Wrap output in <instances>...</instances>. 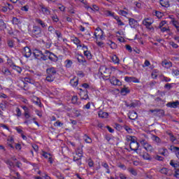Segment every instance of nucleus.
<instances>
[{"instance_id":"7","label":"nucleus","mask_w":179,"mask_h":179,"mask_svg":"<svg viewBox=\"0 0 179 179\" xmlns=\"http://www.w3.org/2000/svg\"><path fill=\"white\" fill-rule=\"evenodd\" d=\"M129 146L130 149L134 152H136V153H138V150H140L138 149L139 148V143H137L136 141L130 142Z\"/></svg>"},{"instance_id":"4","label":"nucleus","mask_w":179,"mask_h":179,"mask_svg":"<svg viewBox=\"0 0 179 179\" xmlns=\"http://www.w3.org/2000/svg\"><path fill=\"white\" fill-rule=\"evenodd\" d=\"M171 166L175 169V176L179 178V162H174L173 160L170 162Z\"/></svg>"},{"instance_id":"41","label":"nucleus","mask_w":179,"mask_h":179,"mask_svg":"<svg viewBox=\"0 0 179 179\" xmlns=\"http://www.w3.org/2000/svg\"><path fill=\"white\" fill-rule=\"evenodd\" d=\"M108 45H110L112 50H115V48H117V44H115V43L113 41H110L109 43H108Z\"/></svg>"},{"instance_id":"3","label":"nucleus","mask_w":179,"mask_h":179,"mask_svg":"<svg viewBox=\"0 0 179 179\" xmlns=\"http://www.w3.org/2000/svg\"><path fill=\"white\" fill-rule=\"evenodd\" d=\"M140 143L142 146H143L144 149L147 150V152H152V150H153V147H152V145L149 144L146 141L141 140Z\"/></svg>"},{"instance_id":"40","label":"nucleus","mask_w":179,"mask_h":179,"mask_svg":"<svg viewBox=\"0 0 179 179\" xmlns=\"http://www.w3.org/2000/svg\"><path fill=\"white\" fill-rule=\"evenodd\" d=\"M171 150H173L176 152V155L179 159V148L178 147H171Z\"/></svg>"},{"instance_id":"17","label":"nucleus","mask_w":179,"mask_h":179,"mask_svg":"<svg viewBox=\"0 0 179 179\" xmlns=\"http://www.w3.org/2000/svg\"><path fill=\"white\" fill-rule=\"evenodd\" d=\"M171 23L174 26L175 29H176L177 33H179V21L173 19L171 21Z\"/></svg>"},{"instance_id":"5","label":"nucleus","mask_w":179,"mask_h":179,"mask_svg":"<svg viewBox=\"0 0 179 179\" xmlns=\"http://www.w3.org/2000/svg\"><path fill=\"white\" fill-rule=\"evenodd\" d=\"M103 30L99 29H96L94 32V36L96 38H99V40H104V35H103Z\"/></svg>"},{"instance_id":"16","label":"nucleus","mask_w":179,"mask_h":179,"mask_svg":"<svg viewBox=\"0 0 179 179\" xmlns=\"http://www.w3.org/2000/svg\"><path fill=\"white\" fill-rule=\"evenodd\" d=\"M46 72L48 75H52V76H55V75L57 73V69H55L54 67H51L47 69Z\"/></svg>"},{"instance_id":"33","label":"nucleus","mask_w":179,"mask_h":179,"mask_svg":"<svg viewBox=\"0 0 179 179\" xmlns=\"http://www.w3.org/2000/svg\"><path fill=\"white\" fill-rule=\"evenodd\" d=\"M120 92L123 96H125V94H128V93H129V90H128L127 87H124L122 88Z\"/></svg>"},{"instance_id":"30","label":"nucleus","mask_w":179,"mask_h":179,"mask_svg":"<svg viewBox=\"0 0 179 179\" xmlns=\"http://www.w3.org/2000/svg\"><path fill=\"white\" fill-rule=\"evenodd\" d=\"M70 83L71 86H78V78H76V77H74L70 80Z\"/></svg>"},{"instance_id":"6","label":"nucleus","mask_w":179,"mask_h":179,"mask_svg":"<svg viewBox=\"0 0 179 179\" xmlns=\"http://www.w3.org/2000/svg\"><path fill=\"white\" fill-rule=\"evenodd\" d=\"M110 82L111 85H113V86H121V85H122V83H121V81L119 79L114 76L110 78Z\"/></svg>"},{"instance_id":"24","label":"nucleus","mask_w":179,"mask_h":179,"mask_svg":"<svg viewBox=\"0 0 179 179\" xmlns=\"http://www.w3.org/2000/svg\"><path fill=\"white\" fill-rule=\"evenodd\" d=\"M162 66H164V68L169 69V68H171L172 64L170 62H167L166 60H164V62H162Z\"/></svg>"},{"instance_id":"11","label":"nucleus","mask_w":179,"mask_h":179,"mask_svg":"<svg viewBox=\"0 0 179 179\" xmlns=\"http://www.w3.org/2000/svg\"><path fill=\"white\" fill-rule=\"evenodd\" d=\"M33 54L36 58H43V57H44V55H43V52H41L38 49L34 50Z\"/></svg>"},{"instance_id":"48","label":"nucleus","mask_w":179,"mask_h":179,"mask_svg":"<svg viewBox=\"0 0 179 179\" xmlns=\"http://www.w3.org/2000/svg\"><path fill=\"white\" fill-rule=\"evenodd\" d=\"M15 113H17L16 115L17 117H22V110H20V108H16Z\"/></svg>"},{"instance_id":"49","label":"nucleus","mask_w":179,"mask_h":179,"mask_svg":"<svg viewBox=\"0 0 179 179\" xmlns=\"http://www.w3.org/2000/svg\"><path fill=\"white\" fill-rule=\"evenodd\" d=\"M55 33L57 38H62V34L61 33V31L56 30V31H55Z\"/></svg>"},{"instance_id":"13","label":"nucleus","mask_w":179,"mask_h":179,"mask_svg":"<svg viewBox=\"0 0 179 179\" xmlns=\"http://www.w3.org/2000/svg\"><path fill=\"white\" fill-rule=\"evenodd\" d=\"M32 32L35 36H41V28L35 26L32 30Z\"/></svg>"},{"instance_id":"18","label":"nucleus","mask_w":179,"mask_h":179,"mask_svg":"<svg viewBox=\"0 0 179 179\" xmlns=\"http://www.w3.org/2000/svg\"><path fill=\"white\" fill-rule=\"evenodd\" d=\"M129 24L131 26V27H135L136 26H138V21H136L134 18H129Z\"/></svg>"},{"instance_id":"27","label":"nucleus","mask_w":179,"mask_h":179,"mask_svg":"<svg viewBox=\"0 0 179 179\" xmlns=\"http://www.w3.org/2000/svg\"><path fill=\"white\" fill-rule=\"evenodd\" d=\"M87 10H96V12H98V10H100V8H99L96 4H94L92 6V8L90 6L87 7Z\"/></svg>"},{"instance_id":"21","label":"nucleus","mask_w":179,"mask_h":179,"mask_svg":"<svg viewBox=\"0 0 179 179\" xmlns=\"http://www.w3.org/2000/svg\"><path fill=\"white\" fill-rule=\"evenodd\" d=\"M129 120H136L138 118V113L135 111H131L129 113Z\"/></svg>"},{"instance_id":"35","label":"nucleus","mask_w":179,"mask_h":179,"mask_svg":"<svg viewBox=\"0 0 179 179\" xmlns=\"http://www.w3.org/2000/svg\"><path fill=\"white\" fill-rule=\"evenodd\" d=\"M64 64H65V66L66 68H71V66H72V64H73V62H72V61L71 59H67L65 61Z\"/></svg>"},{"instance_id":"23","label":"nucleus","mask_w":179,"mask_h":179,"mask_svg":"<svg viewBox=\"0 0 179 179\" xmlns=\"http://www.w3.org/2000/svg\"><path fill=\"white\" fill-rule=\"evenodd\" d=\"M98 115L100 118H107V117H108V113L103 112V110H99L98 112Z\"/></svg>"},{"instance_id":"29","label":"nucleus","mask_w":179,"mask_h":179,"mask_svg":"<svg viewBox=\"0 0 179 179\" xmlns=\"http://www.w3.org/2000/svg\"><path fill=\"white\" fill-rule=\"evenodd\" d=\"M78 62H80V64H83V65H87V63L86 62V59H85V58H83V57H80L77 58Z\"/></svg>"},{"instance_id":"62","label":"nucleus","mask_w":179,"mask_h":179,"mask_svg":"<svg viewBox=\"0 0 179 179\" xmlns=\"http://www.w3.org/2000/svg\"><path fill=\"white\" fill-rule=\"evenodd\" d=\"M160 173H162V174H167V173H168L167 169H166V168H162V169L160 170Z\"/></svg>"},{"instance_id":"44","label":"nucleus","mask_w":179,"mask_h":179,"mask_svg":"<svg viewBox=\"0 0 179 179\" xmlns=\"http://www.w3.org/2000/svg\"><path fill=\"white\" fill-rule=\"evenodd\" d=\"M115 20H117V24L119 26H124V22H122V21H121V20H120V17L119 16L116 15V17H115Z\"/></svg>"},{"instance_id":"10","label":"nucleus","mask_w":179,"mask_h":179,"mask_svg":"<svg viewBox=\"0 0 179 179\" xmlns=\"http://www.w3.org/2000/svg\"><path fill=\"white\" fill-rule=\"evenodd\" d=\"M124 80L126 82H128L129 83H131V82H134V83H139V80H138L135 77L126 76V77H124Z\"/></svg>"},{"instance_id":"46","label":"nucleus","mask_w":179,"mask_h":179,"mask_svg":"<svg viewBox=\"0 0 179 179\" xmlns=\"http://www.w3.org/2000/svg\"><path fill=\"white\" fill-rule=\"evenodd\" d=\"M71 101L73 103V104H79V101H78V96H73Z\"/></svg>"},{"instance_id":"1","label":"nucleus","mask_w":179,"mask_h":179,"mask_svg":"<svg viewBox=\"0 0 179 179\" xmlns=\"http://www.w3.org/2000/svg\"><path fill=\"white\" fill-rule=\"evenodd\" d=\"M82 157H83V150L82 148H78L76 150V153L73 154V162H78V166H81L82 162H80V160Z\"/></svg>"},{"instance_id":"8","label":"nucleus","mask_w":179,"mask_h":179,"mask_svg":"<svg viewBox=\"0 0 179 179\" xmlns=\"http://www.w3.org/2000/svg\"><path fill=\"white\" fill-rule=\"evenodd\" d=\"M137 155H140L145 160H152L150 155L148 152H142V150H137Z\"/></svg>"},{"instance_id":"2","label":"nucleus","mask_w":179,"mask_h":179,"mask_svg":"<svg viewBox=\"0 0 179 179\" xmlns=\"http://www.w3.org/2000/svg\"><path fill=\"white\" fill-rule=\"evenodd\" d=\"M99 73L103 78H109L111 75V69L107 68L106 66H101L99 68Z\"/></svg>"},{"instance_id":"25","label":"nucleus","mask_w":179,"mask_h":179,"mask_svg":"<svg viewBox=\"0 0 179 179\" xmlns=\"http://www.w3.org/2000/svg\"><path fill=\"white\" fill-rule=\"evenodd\" d=\"M71 41H73L76 45H78V47H82V45H80V41L77 37L73 38Z\"/></svg>"},{"instance_id":"9","label":"nucleus","mask_w":179,"mask_h":179,"mask_svg":"<svg viewBox=\"0 0 179 179\" xmlns=\"http://www.w3.org/2000/svg\"><path fill=\"white\" fill-rule=\"evenodd\" d=\"M40 8L43 15H50L51 13V11L50 10V9L45 7V6H44L43 4H41Z\"/></svg>"},{"instance_id":"20","label":"nucleus","mask_w":179,"mask_h":179,"mask_svg":"<svg viewBox=\"0 0 179 179\" xmlns=\"http://www.w3.org/2000/svg\"><path fill=\"white\" fill-rule=\"evenodd\" d=\"M80 96L82 100H87V99H89V95H87V91H82L80 92Z\"/></svg>"},{"instance_id":"12","label":"nucleus","mask_w":179,"mask_h":179,"mask_svg":"<svg viewBox=\"0 0 179 179\" xmlns=\"http://www.w3.org/2000/svg\"><path fill=\"white\" fill-rule=\"evenodd\" d=\"M152 23L153 20H152L150 18H145L143 21V24H144V26H146V27H150V26H152Z\"/></svg>"},{"instance_id":"15","label":"nucleus","mask_w":179,"mask_h":179,"mask_svg":"<svg viewBox=\"0 0 179 179\" xmlns=\"http://www.w3.org/2000/svg\"><path fill=\"white\" fill-rule=\"evenodd\" d=\"M167 107H170L171 108H177L179 106V101H176L175 102H169L167 103Z\"/></svg>"},{"instance_id":"45","label":"nucleus","mask_w":179,"mask_h":179,"mask_svg":"<svg viewBox=\"0 0 179 179\" xmlns=\"http://www.w3.org/2000/svg\"><path fill=\"white\" fill-rule=\"evenodd\" d=\"M8 143H10V148H12V143H13L15 142V141L13 140V137L12 136H8V139H7Z\"/></svg>"},{"instance_id":"36","label":"nucleus","mask_w":179,"mask_h":179,"mask_svg":"<svg viewBox=\"0 0 179 179\" xmlns=\"http://www.w3.org/2000/svg\"><path fill=\"white\" fill-rule=\"evenodd\" d=\"M45 54L46 57H48L49 59H51L52 61V57H54V55L51 52L45 50Z\"/></svg>"},{"instance_id":"56","label":"nucleus","mask_w":179,"mask_h":179,"mask_svg":"<svg viewBox=\"0 0 179 179\" xmlns=\"http://www.w3.org/2000/svg\"><path fill=\"white\" fill-rule=\"evenodd\" d=\"M24 115L26 120H29V118H31V115H30V113L29 112H24Z\"/></svg>"},{"instance_id":"22","label":"nucleus","mask_w":179,"mask_h":179,"mask_svg":"<svg viewBox=\"0 0 179 179\" xmlns=\"http://www.w3.org/2000/svg\"><path fill=\"white\" fill-rule=\"evenodd\" d=\"M101 166L102 167H103V169H106L107 174H110V173H111V171H110V166H108V164H107V162H101Z\"/></svg>"},{"instance_id":"42","label":"nucleus","mask_w":179,"mask_h":179,"mask_svg":"<svg viewBox=\"0 0 179 179\" xmlns=\"http://www.w3.org/2000/svg\"><path fill=\"white\" fill-rule=\"evenodd\" d=\"M84 55L87 58V59H92V53L89 50L85 51Z\"/></svg>"},{"instance_id":"51","label":"nucleus","mask_w":179,"mask_h":179,"mask_svg":"<svg viewBox=\"0 0 179 179\" xmlns=\"http://www.w3.org/2000/svg\"><path fill=\"white\" fill-rule=\"evenodd\" d=\"M154 157V159H155V160H158L159 162H162V161H163V157H162V156H160V155H155V156H154L153 157Z\"/></svg>"},{"instance_id":"31","label":"nucleus","mask_w":179,"mask_h":179,"mask_svg":"<svg viewBox=\"0 0 179 179\" xmlns=\"http://www.w3.org/2000/svg\"><path fill=\"white\" fill-rule=\"evenodd\" d=\"M10 66H11V68H13V69H14L15 71H17V72H18V73H22V68H20L15 64H13Z\"/></svg>"},{"instance_id":"37","label":"nucleus","mask_w":179,"mask_h":179,"mask_svg":"<svg viewBox=\"0 0 179 179\" xmlns=\"http://www.w3.org/2000/svg\"><path fill=\"white\" fill-rule=\"evenodd\" d=\"M6 29V24L3 22V20H0V30H3Z\"/></svg>"},{"instance_id":"43","label":"nucleus","mask_w":179,"mask_h":179,"mask_svg":"<svg viewBox=\"0 0 179 179\" xmlns=\"http://www.w3.org/2000/svg\"><path fill=\"white\" fill-rule=\"evenodd\" d=\"M141 105V102H139V101H136L135 102H133L130 104V107H138V106Z\"/></svg>"},{"instance_id":"54","label":"nucleus","mask_w":179,"mask_h":179,"mask_svg":"<svg viewBox=\"0 0 179 179\" xmlns=\"http://www.w3.org/2000/svg\"><path fill=\"white\" fill-rule=\"evenodd\" d=\"M2 73L4 74V75H9L10 73V72L9 71V70L6 68H4L2 69Z\"/></svg>"},{"instance_id":"47","label":"nucleus","mask_w":179,"mask_h":179,"mask_svg":"<svg viewBox=\"0 0 179 179\" xmlns=\"http://www.w3.org/2000/svg\"><path fill=\"white\" fill-rule=\"evenodd\" d=\"M119 15H121L122 16L126 17L127 15H128V12L124 10H120L118 11Z\"/></svg>"},{"instance_id":"50","label":"nucleus","mask_w":179,"mask_h":179,"mask_svg":"<svg viewBox=\"0 0 179 179\" xmlns=\"http://www.w3.org/2000/svg\"><path fill=\"white\" fill-rule=\"evenodd\" d=\"M124 129H125V131H127V132H128V134H132V129H131V127H128V126H124Z\"/></svg>"},{"instance_id":"53","label":"nucleus","mask_w":179,"mask_h":179,"mask_svg":"<svg viewBox=\"0 0 179 179\" xmlns=\"http://www.w3.org/2000/svg\"><path fill=\"white\" fill-rule=\"evenodd\" d=\"M161 155H162V156H166L167 157V156H169V150H167V149H164L163 152H161Z\"/></svg>"},{"instance_id":"60","label":"nucleus","mask_w":179,"mask_h":179,"mask_svg":"<svg viewBox=\"0 0 179 179\" xmlns=\"http://www.w3.org/2000/svg\"><path fill=\"white\" fill-rule=\"evenodd\" d=\"M21 10H23L24 12H28L29 11V6H24L21 8Z\"/></svg>"},{"instance_id":"19","label":"nucleus","mask_w":179,"mask_h":179,"mask_svg":"<svg viewBox=\"0 0 179 179\" xmlns=\"http://www.w3.org/2000/svg\"><path fill=\"white\" fill-rule=\"evenodd\" d=\"M105 16H110L111 17H113V19H115L117 17V15L113 11L106 10L103 12Z\"/></svg>"},{"instance_id":"58","label":"nucleus","mask_w":179,"mask_h":179,"mask_svg":"<svg viewBox=\"0 0 179 179\" xmlns=\"http://www.w3.org/2000/svg\"><path fill=\"white\" fill-rule=\"evenodd\" d=\"M54 125H55V127H62V125H64V124L59 121H57V122H55Z\"/></svg>"},{"instance_id":"52","label":"nucleus","mask_w":179,"mask_h":179,"mask_svg":"<svg viewBox=\"0 0 179 179\" xmlns=\"http://www.w3.org/2000/svg\"><path fill=\"white\" fill-rule=\"evenodd\" d=\"M128 171H129V173H131V174H133V176H136V171L135 169H134L133 168H129L128 169Z\"/></svg>"},{"instance_id":"61","label":"nucleus","mask_w":179,"mask_h":179,"mask_svg":"<svg viewBox=\"0 0 179 179\" xmlns=\"http://www.w3.org/2000/svg\"><path fill=\"white\" fill-rule=\"evenodd\" d=\"M150 66V62L148 60H145L144 62V64L143 65V68H145V66Z\"/></svg>"},{"instance_id":"59","label":"nucleus","mask_w":179,"mask_h":179,"mask_svg":"<svg viewBox=\"0 0 179 179\" xmlns=\"http://www.w3.org/2000/svg\"><path fill=\"white\" fill-rule=\"evenodd\" d=\"M169 135L171 142H174V141H176V137H174V135H173L171 133H169Z\"/></svg>"},{"instance_id":"26","label":"nucleus","mask_w":179,"mask_h":179,"mask_svg":"<svg viewBox=\"0 0 179 179\" xmlns=\"http://www.w3.org/2000/svg\"><path fill=\"white\" fill-rule=\"evenodd\" d=\"M152 141H154V142H156V143H157L158 145H160V143H162V139H160V138H159L157 136L153 135L152 136Z\"/></svg>"},{"instance_id":"28","label":"nucleus","mask_w":179,"mask_h":179,"mask_svg":"<svg viewBox=\"0 0 179 179\" xmlns=\"http://www.w3.org/2000/svg\"><path fill=\"white\" fill-rule=\"evenodd\" d=\"M83 139H84L85 142H86V143H92V138H90V136H87V134L84 135Z\"/></svg>"},{"instance_id":"55","label":"nucleus","mask_w":179,"mask_h":179,"mask_svg":"<svg viewBox=\"0 0 179 179\" xmlns=\"http://www.w3.org/2000/svg\"><path fill=\"white\" fill-rule=\"evenodd\" d=\"M42 156L45 157V159H49L51 157V155L48 154V152H43Z\"/></svg>"},{"instance_id":"64","label":"nucleus","mask_w":179,"mask_h":179,"mask_svg":"<svg viewBox=\"0 0 179 179\" xmlns=\"http://www.w3.org/2000/svg\"><path fill=\"white\" fill-rule=\"evenodd\" d=\"M173 73L175 76H179V71L178 70H173Z\"/></svg>"},{"instance_id":"57","label":"nucleus","mask_w":179,"mask_h":179,"mask_svg":"<svg viewBox=\"0 0 179 179\" xmlns=\"http://www.w3.org/2000/svg\"><path fill=\"white\" fill-rule=\"evenodd\" d=\"M5 163L6 164H8V166H10V167H13V162H12L11 161H10L9 159H7L5 161Z\"/></svg>"},{"instance_id":"14","label":"nucleus","mask_w":179,"mask_h":179,"mask_svg":"<svg viewBox=\"0 0 179 179\" xmlns=\"http://www.w3.org/2000/svg\"><path fill=\"white\" fill-rule=\"evenodd\" d=\"M23 54L24 57L29 58L31 55V50L30 48H29V47H25L23 50Z\"/></svg>"},{"instance_id":"34","label":"nucleus","mask_w":179,"mask_h":179,"mask_svg":"<svg viewBox=\"0 0 179 179\" xmlns=\"http://www.w3.org/2000/svg\"><path fill=\"white\" fill-rule=\"evenodd\" d=\"M111 59L114 64H120V59H118V57L117 55H113L111 57Z\"/></svg>"},{"instance_id":"32","label":"nucleus","mask_w":179,"mask_h":179,"mask_svg":"<svg viewBox=\"0 0 179 179\" xmlns=\"http://www.w3.org/2000/svg\"><path fill=\"white\" fill-rule=\"evenodd\" d=\"M54 79H55V76L51 74H48V76L46 77L47 82H54Z\"/></svg>"},{"instance_id":"39","label":"nucleus","mask_w":179,"mask_h":179,"mask_svg":"<svg viewBox=\"0 0 179 179\" xmlns=\"http://www.w3.org/2000/svg\"><path fill=\"white\" fill-rule=\"evenodd\" d=\"M35 22H36V23H38V24H41L42 27H45V23H44V22H43V20H41V19L36 18L35 20Z\"/></svg>"},{"instance_id":"38","label":"nucleus","mask_w":179,"mask_h":179,"mask_svg":"<svg viewBox=\"0 0 179 179\" xmlns=\"http://www.w3.org/2000/svg\"><path fill=\"white\" fill-rule=\"evenodd\" d=\"M8 6H10V3H6L5 6L1 7V12H8Z\"/></svg>"},{"instance_id":"63","label":"nucleus","mask_w":179,"mask_h":179,"mask_svg":"<svg viewBox=\"0 0 179 179\" xmlns=\"http://www.w3.org/2000/svg\"><path fill=\"white\" fill-rule=\"evenodd\" d=\"M88 166L89 167H93V166H94V163L92 161V159H88Z\"/></svg>"}]
</instances>
